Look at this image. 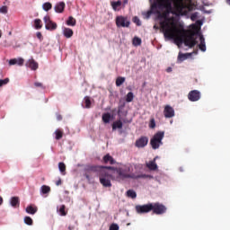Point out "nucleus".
<instances>
[{
    "label": "nucleus",
    "instance_id": "nucleus-1",
    "mask_svg": "<svg viewBox=\"0 0 230 230\" xmlns=\"http://www.w3.org/2000/svg\"><path fill=\"white\" fill-rule=\"evenodd\" d=\"M193 10L195 4L191 0H173V37H179L180 44H184L187 48L197 46V27L193 25L191 29L185 30L184 23L180 21L181 17L188 15Z\"/></svg>",
    "mask_w": 230,
    "mask_h": 230
},
{
    "label": "nucleus",
    "instance_id": "nucleus-2",
    "mask_svg": "<svg viewBox=\"0 0 230 230\" xmlns=\"http://www.w3.org/2000/svg\"><path fill=\"white\" fill-rule=\"evenodd\" d=\"M107 170H114V167L100 165L86 166L84 168V177H86L88 181H91V177H93L92 173H95V175L99 177V181L104 188H111L112 183L111 182V174Z\"/></svg>",
    "mask_w": 230,
    "mask_h": 230
},
{
    "label": "nucleus",
    "instance_id": "nucleus-3",
    "mask_svg": "<svg viewBox=\"0 0 230 230\" xmlns=\"http://www.w3.org/2000/svg\"><path fill=\"white\" fill-rule=\"evenodd\" d=\"M111 171L118 173L119 179H146V177H148L146 174L136 175L134 173H130V172H132V165L130 164H127L119 168H114V170Z\"/></svg>",
    "mask_w": 230,
    "mask_h": 230
},
{
    "label": "nucleus",
    "instance_id": "nucleus-4",
    "mask_svg": "<svg viewBox=\"0 0 230 230\" xmlns=\"http://www.w3.org/2000/svg\"><path fill=\"white\" fill-rule=\"evenodd\" d=\"M164 138V131L156 132L150 140V145L153 150H157L161 145H163V139Z\"/></svg>",
    "mask_w": 230,
    "mask_h": 230
},
{
    "label": "nucleus",
    "instance_id": "nucleus-5",
    "mask_svg": "<svg viewBox=\"0 0 230 230\" xmlns=\"http://www.w3.org/2000/svg\"><path fill=\"white\" fill-rule=\"evenodd\" d=\"M172 3H173V0H156V3L152 5V8L173 9Z\"/></svg>",
    "mask_w": 230,
    "mask_h": 230
},
{
    "label": "nucleus",
    "instance_id": "nucleus-6",
    "mask_svg": "<svg viewBox=\"0 0 230 230\" xmlns=\"http://www.w3.org/2000/svg\"><path fill=\"white\" fill-rule=\"evenodd\" d=\"M153 215H164L166 213V206L160 202L151 203Z\"/></svg>",
    "mask_w": 230,
    "mask_h": 230
},
{
    "label": "nucleus",
    "instance_id": "nucleus-7",
    "mask_svg": "<svg viewBox=\"0 0 230 230\" xmlns=\"http://www.w3.org/2000/svg\"><path fill=\"white\" fill-rule=\"evenodd\" d=\"M115 21L117 28H128L130 26V20L125 16H117Z\"/></svg>",
    "mask_w": 230,
    "mask_h": 230
},
{
    "label": "nucleus",
    "instance_id": "nucleus-8",
    "mask_svg": "<svg viewBox=\"0 0 230 230\" xmlns=\"http://www.w3.org/2000/svg\"><path fill=\"white\" fill-rule=\"evenodd\" d=\"M135 209L138 215H144L145 213H150L152 211V203H147L146 205H137Z\"/></svg>",
    "mask_w": 230,
    "mask_h": 230
},
{
    "label": "nucleus",
    "instance_id": "nucleus-9",
    "mask_svg": "<svg viewBox=\"0 0 230 230\" xmlns=\"http://www.w3.org/2000/svg\"><path fill=\"white\" fill-rule=\"evenodd\" d=\"M43 21L45 22L46 30L53 31V30H55L57 28V23L53 22V21H51V18L49 17V15H46L43 18Z\"/></svg>",
    "mask_w": 230,
    "mask_h": 230
},
{
    "label": "nucleus",
    "instance_id": "nucleus-10",
    "mask_svg": "<svg viewBox=\"0 0 230 230\" xmlns=\"http://www.w3.org/2000/svg\"><path fill=\"white\" fill-rule=\"evenodd\" d=\"M188 98L190 102H199V100H200V92L198 90H192L189 93Z\"/></svg>",
    "mask_w": 230,
    "mask_h": 230
},
{
    "label": "nucleus",
    "instance_id": "nucleus-11",
    "mask_svg": "<svg viewBox=\"0 0 230 230\" xmlns=\"http://www.w3.org/2000/svg\"><path fill=\"white\" fill-rule=\"evenodd\" d=\"M147 145H148V138L146 137H141L135 143V146H137V148H145V146H146Z\"/></svg>",
    "mask_w": 230,
    "mask_h": 230
},
{
    "label": "nucleus",
    "instance_id": "nucleus-12",
    "mask_svg": "<svg viewBox=\"0 0 230 230\" xmlns=\"http://www.w3.org/2000/svg\"><path fill=\"white\" fill-rule=\"evenodd\" d=\"M25 66H26V67H29L32 71H37V69H39V63H37L36 60L33 58L29 59L26 62Z\"/></svg>",
    "mask_w": 230,
    "mask_h": 230
},
{
    "label": "nucleus",
    "instance_id": "nucleus-13",
    "mask_svg": "<svg viewBox=\"0 0 230 230\" xmlns=\"http://www.w3.org/2000/svg\"><path fill=\"white\" fill-rule=\"evenodd\" d=\"M24 66V58H13L9 60V66Z\"/></svg>",
    "mask_w": 230,
    "mask_h": 230
},
{
    "label": "nucleus",
    "instance_id": "nucleus-14",
    "mask_svg": "<svg viewBox=\"0 0 230 230\" xmlns=\"http://www.w3.org/2000/svg\"><path fill=\"white\" fill-rule=\"evenodd\" d=\"M66 9V3L59 2L54 6V10L57 13H62Z\"/></svg>",
    "mask_w": 230,
    "mask_h": 230
},
{
    "label": "nucleus",
    "instance_id": "nucleus-15",
    "mask_svg": "<svg viewBox=\"0 0 230 230\" xmlns=\"http://www.w3.org/2000/svg\"><path fill=\"white\" fill-rule=\"evenodd\" d=\"M164 116L165 118H173V108L166 105L164 110Z\"/></svg>",
    "mask_w": 230,
    "mask_h": 230
},
{
    "label": "nucleus",
    "instance_id": "nucleus-16",
    "mask_svg": "<svg viewBox=\"0 0 230 230\" xmlns=\"http://www.w3.org/2000/svg\"><path fill=\"white\" fill-rule=\"evenodd\" d=\"M157 159V156L154 158V160L149 161L146 165V168H148L149 170L155 172V170H157V164H155V160Z\"/></svg>",
    "mask_w": 230,
    "mask_h": 230
},
{
    "label": "nucleus",
    "instance_id": "nucleus-17",
    "mask_svg": "<svg viewBox=\"0 0 230 230\" xmlns=\"http://www.w3.org/2000/svg\"><path fill=\"white\" fill-rule=\"evenodd\" d=\"M12 208H19L21 206V199L19 197H12L10 200Z\"/></svg>",
    "mask_w": 230,
    "mask_h": 230
},
{
    "label": "nucleus",
    "instance_id": "nucleus-18",
    "mask_svg": "<svg viewBox=\"0 0 230 230\" xmlns=\"http://www.w3.org/2000/svg\"><path fill=\"white\" fill-rule=\"evenodd\" d=\"M26 213H28L29 215H35V213H37V211H39V208H37V206L35 205H29L26 209H25Z\"/></svg>",
    "mask_w": 230,
    "mask_h": 230
},
{
    "label": "nucleus",
    "instance_id": "nucleus-19",
    "mask_svg": "<svg viewBox=\"0 0 230 230\" xmlns=\"http://www.w3.org/2000/svg\"><path fill=\"white\" fill-rule=\"evenodd\" d=\"M199 42L200 43L199 45V49H200V51H206V40L204 39V36H199Z\"/></svg>",
    "mask_w": 230,
    "mask_h": 230
},
{
    "label": "nucleus",
    "instance_id": "nucleus-20",
    "mask_svg": "<svg viewBox=\"0 0 230 230\" xmlns=\"http://www.w3.org/2000/svg\"><path fill=\"white\" fill-rule=\"evenodd\" d=\"M103 161L104 163L107 164L108 163H110L111 164H116V160H114V158L112 156H111V155H106L103 157Z\"/></svg>",
    "mask_w": 230,
    "mask_h": 230
},
{
    "label": "nucleus",
    "instance_id": "nucleus-21",
    "mask_svg": "<svg viewBox=\"0 0 230 230\" xmlns=\"http://www.w3.org/2000/svg\"><path fill=\"white\" fill-rule=\"evenodd\" d=\"M73 31L69 28H65L63 30V35L66 38V39H71V37H73Z\"/></svg>",
    "mask_w": 230,
    "mask_h": 230
},
{
    "label": "nucleus",
    "instance_id": "nucleus-22",
    "mask_svg": "<svg viewBox=\"0 0 230 230\" xmlns=\"http://www.w3.org/2000/svg\"><path fill=\"white\" fill-rule=\"evenodd\" d=\"M117 128H123V122L121 120H116L112 124V130H116Z\"/></svg>",
    "mask_w": 230,
    "mask_h": 230
},
{
    "label": "nucleus",
    "instance_id": "nucleus-23",
    "mask_svg": "<svg viewBox=\"0 0 230 230\" xmlns=\"http://www.w3.org/2000/svg\"><path fill=\"white\" fill-rule=\"evenodd\" d=\"M55 138L57 139V141L62 139V137H64V131H62V129H57L55 131Z\"/></svg>",
    "mask_w": 230,
    "mask_h": 230
},
{
    "label": "nucleus",
    "instance_id": "nucleus-24",
    "mask_svg": "<svg viewBox=\"0 0 230 230\" xmlns=\"http://www.w3.org/2000/svg\"><path fill=\"white\" fill-rule=\"evenodd\" d=\"M67 26H76V19H75L73 16H69L66 21Z\"/></svg>",
    "mask_w": 230,
    "mask_h": 230
},
{
    "label": "nucleus",
    "instance_id": "nucleus-25",
    "mask_svg": "<svg viewBox=\"0 0 230 230\" xmlns=\"http://www.w3.org/2000/svg\"><path fill=\"white\" fill-rule=\"evenodd\" d=\"M102 121L103 123H111V113H103L102 114Z\"/></svg>",
    "mask_w": 230,
    "mask_h": 230
},
{
    "label": "nucleus",
    "instance_id": "nucleus-26",
    "mask_svg": "<svg viewBox=\"0 0 230 230\" xmlns=\"http://www.w3.org/2000/svg\"><path fill=\"white\" fill-rule=\"evenodd\" d=\"M123 84H125V77L119 76L116 79V85H117V87H121V85H123Z\"/></svg>",
    "mask_w": 230,
    "mask_h": 230
},
{
    "label": "nucleus",
    "instance_id": "nucleus-27",
    "mask_svg": "<svg viewBox=\"0 0 230 230\" xmlns=\"http://www.w3.org/2000/svg\"><path fill=\"white\" fill-rule=\"evenodd\" d=\"M127 197H128L129 199H136V197H137V194L134 190H128L127 191Z\"/></svg>",
    "mask_w": 230,
    "mask_h": 230
},
{
    "label": "nucleus",
    "instance_id": "nucleus-28",
    "mask_svg": "<svg viewBox=\"0 0 230 230\" xmlns=\"http://www.w3.org/2000/svg\"><path fill=\"white\" fill-rule=\"evenodd\" d=\"M34 28L36 30H40V28H42V21L40 19H36L34 21Z\"/></svg>",
    "mask_w": 230,
    "mask_h": 230
},
{
    "label": "nucleus",
    "instance_id": "nucleus-29",
    "mask_svg": "<svg viewBox=\"0 0 230 230\" xmlns=\"http://www.w3.org/2000/svg\"><path fill=\"white\" fill-rule=\"evenodd\" d=\"M49 191H51V188L48 185L41 186V193H43V195L49 193Z\"/></svg>",
    "mask_w": 230,
    "mask_h": 230
},
{
    "label": "nucleus",
    "instance_id": "nucleus-30",
    "mask_svg": "<svg viewBox=\"0 0 230 230\" xmlns=\"http://www.w3.org/2000/svg\"><path fill=\"white\" fill-rule=\"evenodd\" d=\"M84 100L85 109H91V97L85 96Z\"/></svg>",
    "mask_w": 230,
    "mask_h": 230
},
{
    "label": "nucleus",
    "instance_id": "nucleus-31",
    "mask_svg": "<svg viewBox=\"0 0 230 230\" xmlns=\"http://www.w3.org/2000/svg\"><path fill=\"white\" fill-rule=\"evenodd\" d=\"M58 168L62 175H66V164H64L63 162H60L58 164Z\"/></svg>",
    "mask_w": 230,
    "mask_h": 230
},
{
    "label": "nucleus",
    "instance_id": "nucleus-32",
    "mask_svg": "<svg viewBox=\"0 0 230 230\" xmlns=\"http://www.w3.org/2000/svg\"><path fill=\"white\" fill-rule=\"evenodd\" d=\"M42 8H43V10H45V12H49V10H51V8H53V5L51 4V3L47 2V3L43 4Z\"/></svg>",
    "mask_w": 230,
    "mask_h": 230
},
{
    "label": "nucleus",
    "instance_id": "nucleus-33",
    "mask_svg": "<svg viewBox=\"0 0 230 230\" xmlns=\"http://www.w3.org/2000/svg\"><path fill=\"white\" fill-rule=\"evenodd\" d=\"M188 57H191V54H179L178 60L180 62H183V60H186V58H188Z\"/></svg>",
    "mask_w": 230,
    "mask_h": 230
},
{
    "label": "nucleus",
    "instance_id": "nucleus-34",
    "mask_svg": "<svg viewBox=\"0 0 230 230\" xmlns=\"http://www.w3.org/2000/svg\"><path fill=\"white\" fill-rule=\"evenodd\" d=\"M133 100H134V93L132 92L128 93L126 96V102L130 103V102H133Z\"/></svg>",
    "mask_w": 230,
    "mask_h": 230
},
{
    "label": "nucleus",
    "instance_id": "nucleus-35",
    "mask_svg": "<svg viewBox=\"0 0 230 230\" xmlns=\"http://www.w3.org/2000/svg\"><path fill=\"white\" fill-rule=\"evenodd\" d=\"M111 6L113 10L117 11L118 7L121 6V1H117V2H111Z\"/></svg>",
    "mask_w": 230,
    "mask_h": 230
},
{
    "label": "nucleus",
    "instance_id": "nucleus-36",
    "mask_svg": "<svg viewBox=\"0 0 230 230\" xmlns=\"http://www.w3.org/2000/svg\"><path fill=\"white\" fill-rule=\"evenodd\" d=\"M24 224H26L27 226H33V219H31V217H25Z\"/></svg>",
    "mask_w": 230,
    "mask_h": 230
},
{
    "label": "nucleus",
    "instance_id": "nucleus-37",
    "mask_svg": "<svg viewBox=\"0 0 230 230\" xmlns=\"http://www.w3.org/2000/svg\"><path fill=\"white\" fill-rule=\"evenodd\" d=\"M133 46H141V38L135 37L133 39Z\"/></svg>",
    "mask_w": 230,
    "mask_h": 230
},
{
    "label": "nucleus",
    "instance_id": "nucleus-38",
    "mask_svg": "<svg viewBox=\"0 0 230 230\" xmlns=\"http://www.w3.org/2000/svg\"><path fill=\"white\" fill-rule=\"evenodd\" d=\"M59 213L61 217H66L67 215V212H66V205H62L59 208Z\"/></svg>",
    "mask_w": 230,
    "mask_h": 230
},
{
    "label": "nucleus",
    "instance_id": "nucleus-39",
    "mask_svg": "<svg viewBox=\"0 0 230 230\" xmlns=\"http://www.w3.org/2000/svg\"><path fill=\"white\" fill-rule=\"evenodd\" d=\"M10 83V78H5V79H0V87H3V85H6L7 84Z\"/></svg>",
    "mask_w": 230,
    "mask_h": 230
},
{
    "label": "nucleus",
    "instance_id": "nucleus-40",
    "mask_svg": "<svg viewBox=\"0 0 230 230\" xmlns=\"http://www.w3.org/2000/svg\"><path fill=\"white\" fill-rule=\"evenodd\" d=\"M109 230H119V226H118V224H116V223H112L110 226V229Z\"/></svg>",
    "mask_w": 230,
    "mask_h": 230
},
{
    "label": "nucleus",
    "instance_id": "nucleus-41",
    "mask_svg": "<svg viewBox=\"0 0 230 230\" xmlns=\"http://www.w3.org/2000/svg\"><path fill=\"white\" fill-rule=\"evenodd\" d=\"M0 13H8V7L6 5L0 7Z\"/></svg>",
    "mask_w": 230,
    "mask_h": 230
},
{
    "label": "nucleus",
    "instance_id": "nucleus-42",
    "mask_svg": "<svg viewBox=\"0 0 230 230\" xmlns=\"http://www.w3.org/2000/svg\"><path fill=\"white\" fill-rule=\"evenodd\" d=\"M133 22H135V24H137V26H141V21L139 20V18L137 16H135L133 18Z\"/></svg>",
    "mask_w": 230,
    "mask_h": 230
},
{
    "label": "nucleus",
    "instance_id": "nucleus-43",
    "mask_svg": "<svg viewBox=\"0 0 230 230\" xmlns=\"http://www.w3.org/2000/svg\"><path fill=\"white\" fill-rule=\"evenodd\" d=\"M36 37H37V39H39V40H40V42H42V40H44V37H42V33L40 31H38L36 33Z\"/></svg>",
    "mask_w": 230,
    "mask_h": 230
},
{
    "label": "nucleus",
    "instance_id": "nucleus-44",
    "mask_svg": "<svg viewBox=\"0 0 230 230\" xmlns=\"http://www.w3.org/2000/svg\"><path fill=\"white\" fill-rule=\"evenodd\" d=\"M155 127V119H151L150 122H149V128H154Z\"/></svg>",
    "mask_w": 230,
    "mask_h": 230
},
{
    "label": "nucleus",
    "instance_id": "nucleus-45",
    "mask_svg": "<svg viewBox=\"0 0 230 230\" xmlns=\"http://www.w3.org/2000/svg\"><path fill=\"white\" fill-rule=\"evenodd\" d=\"M190 19L192 21H197V19H199V13H194L190 15Z\"/></svg>",
    "mask_w": 230,
    "mask_h": 230
},
{
    "label": "nucleus",
    "instance_id": "nucleus-46",
    "mask_svg": "<svg viewBox=\"0 0 230 230\" xmlns=\"http://www.w3.org/2000/svg\"><path fill=\"white\" fill-rule=\"evenodd\" d=\"M34 85H35V87H40L41 89H46V87H44L42 83H40V82L34 83Z\"/></svg>",
    "mask_w": 230,
    "mask_h": 230
},
{
    "label": "nucleus",
    "instance_id": "nucleus-47",
    "mask_svg": "<svg viewBox=\"0 0 230 230\" xmlns=\"http://www.w3.org/2000/svg\"><path fill=\"white\" fill-rule=\"evenodd\" d=\"M150 15H152V11H148V12L146 13V19L150 18Z\"/></svg>",
    "mask_w": 230,
    "mask_h": 230
},
{
    "label": "nucleus",
    "instance_id": "nucleus-48",
    "mask_svg": "<svg viewBox=\"0 0 230 230\" xmlns=\"http://www.w3.org/2000/svg\"><path fill=\"white\" fill-rule=\"evenodd\" d=\"M57 119H58V121H62V115L58 114L57 115Z\"/></svg>",
    "mask_w": 230,
    "mask_h": 230
},
{
    "label": "nucleus",
    "instance_id": "nucleus-49",
    "mask_svg": "<svg viewBox=\"0 0 230 230\" xmlns=\"http://www.w3.org/2000/svg\"><path fill=\"white\" fill-rule=\"evenodd\" d=\"M62 184V180H58L57 182H56V185L57 186H60Z\"/></svg>",
    "mask_w": 230,
    "mask_h": 230
},
{
    "label": "nucleus",
    "instance_id": "nucleus-50",
    "mask_svg": "<svg viewBox=\"0 0 230 230\" xmlns=\"http://www.w3.org/2000/svg\"><path fill=\"white\" fill-rule=\"evenodd\" d=\"M172 66H169V67L166 69V72H167V73H172Z\"/></svg>",
    "mask_w": 230,
    "mask_h": 230
},
{
    "label": "nucleus",
    "instance_id": "nucleus-51",
    "mask_svg": "<svg viewBox=\"0 0 230 230\" xmlns=\"http://www.w3.org/2000/svg\"><path fill=\"white\" fill-rule=\"evenodd\" d=\"M155 30H159V27L157 25H154Z\"/></svg>",
    "mask_w": 230,
    "mask_h": 230
},
{
    "label": "nucleus",
    "instance_id": "nucleus-52",
    "mask_svg": "<svg viewBox=\"0 0 230 230\" xmlns=\"http://www.w3.org/2000/svg\"><path fill=\"white\" fill-rule=\"evenodd\" d=\"M3 204V198L0 197V206Z\"/></svg>",
    "mask_w": 230,
    "mask_h": 230
},
{
    "label": "nucleus",
    "instance_id": "nucleus-53",
    "mask_svg": "<svg viewBox=\"0 0 230 230\" xmlns=\"http://www.w3.org/2000/svg\"><path fill=\"white\" fill-rule=\"evenodd\" d=\"M123 3H124V4H127V3H128V1L124 0Z\"/></svg>",
    "mask_w": 230,
    "mask_h": 230
},
{
    "label": "nucleus",
    "instance_id": "nucleus-54",
    "mask_svg": "<svg viewBox=\"0 0 230 230\" xmlns=\"http://www.w3.org/2000/svg\"><path fill=\"white\" fill-rule=\"evenodd\" d=\"M1 37H3V33H2L1 31H0V39H1Z\"/></svg>",
    "mask_w": 230,
    "mask_h": 230
}]
</instances>
